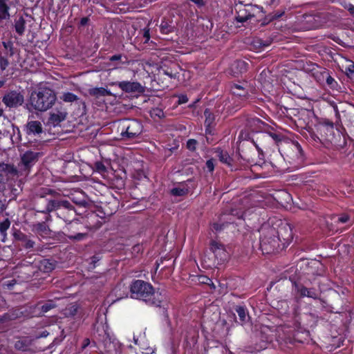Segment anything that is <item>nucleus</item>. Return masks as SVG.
<instances>
[{
    "instance_id": "1",
    "label": "nucleus",
    "mask_w": 354,
    "mask_h": 354,
    "mask_svg": "<svg viewBox=\"0 0 354 354\" xmlns=\"http://www.w3.org/2000/svg\"><path fill=\"white\" fill-rule=\"evenodd\" d=\"M132 298L144 301L149 305L160 306L164 296L161 292L155 291L153 286L142 280H136L130 286Z\"/></svg>"
},
{
    "instance_id": "2",
    "label": "nucleus",
    "mask_w": 354,
    "mask_h": 354,
    "mask_svg": "<svg viewBox=\"0 0 354 354\" xmlns=\"http://www.w3.org/2000/svg\"><path fill=\"white\" fill-rule=\"evenodd\" d=\"M57 100L55 92L47 87L32 92L30 105L36 111L44 112L50 109Z\"/></svg>"
},
{
    "instance_id": "3",
    "label": "nucleus",
    "mask_w": 354,
    "mask_h": 354,
    "mask_svg": "<svg viewBox=\"0 0 354 354\" xmlns=\"http://www.w3.org/2000/svg\"><path fill=\"white\" fill-rule=\"evenodd\" d=\"M210 250L214 253L216 260H210L204 256L202 259V263L206 268H212L217 265L222 264L228 259V252L221 243L212 241L210 244Z\"/></svg>"
},
{
    "instance_id": "4",
    "label": "nucleus",
    "mask_w": 354,
    "mask_h": 354,
    "mask_svg": "<svg viewBox=\"0 0 354 354\" xmlns=\"http://www.w3.org/2000/svg\"><path fill=\"white\" fill-rule=\"evenodd\" d=\"M142 131V124L136 120H127L123 122L120 133L122 140H127L138 137Z\"/></svg>"
},
{
    "instance_id": "5",
    "label": "nucleus",
    "mask_w": 354,
    "mask_h": 354,
    "mask_svg": "<svg viewBox=\"0 0 354 354\" xmlns=\"http://www.w3.org/2000/svg\"><path fill=\"white\" fill-rule=\"evenodd\" d=\"M263 13V8L257 5L248 4L239 8L236 11V20L239 23L246 22L248 20Z\"/></svg>"
},
{
    "instance_id": "6",
    "label": "nucleus",
    "mask_w": 354,
    "mask_h": 354,
    "mask_svg": "<svg viewBox=\"0 0 354 354\" xmlns=\"http://www.w3.org/2000/svg\"><path fill=\"white\" fill-rule=\"evenodd\" d=\"M269 236H265L261 239L260 246L263 252L271 253L277 251L279 248V242L281 241L279 235L276 236L274 229H270L269 231ZM279 234V232H277Z\"/></svg>"
},
{
    "instance_id": "7",
    "label": "nucleus",
    "mask_w": 354,
    "mask_h": 354,
    "mask_svg": "<svg viewBox=\"0 0 354 354\" xmlns=\"http://www.w3.org/2000/svg\"><path fill=\"white\" fill-rule=\"evenodd\" d=\"M42 156L41 151L28 150L21 155V163L25 169L29 170Z\"/></svg>"
},
{
    "instance_id": "8",
    "label": "nucleus",
    "mask_w": 354,
    "mask_h": 354,
    "mask_svg": "<svg viewBox=\"0 0 354 354\" xmlns=\"http://www.w3.org/2000/svg\"><path fill=\"white\" fill-rule=\"evenodd\" d=\"M24 101L22 94L17 91H10L6 93L2 99V102L9 108L21 106Z\"/></svg>"
},
{
    "instance_id": "9",
    "label": "nucleus",
    "mask_w": 354,
    "mask_h": 354,
    "mask_svg": "<svg viewBox=\"0 0 354 354\" xmlns=\"http://www.w3.org/2000/svg\"><path fill=\"white\" fill-rule=\"evenodd\" d=\"M118 87L126 93H142L144 88L137 82L122 81L117 83Z\"/></svg>"
},
{
    "instance_id": "10",
    "label": "nucleus",
    "mask_w": 354,
    "mask_h": 354,
    "mask_svg": "<svg viewBox=\"0 0 354 354\" xmlns=\"http://www.w3.org/2000/svg\"><path fill=\"white\" fill-rule=\"evenodd\" d=\"M246 84H234L231 86V92L234 95L238 97L241 103L245 102L249 97L248 91L245 87Z\"/></svg>"
},
{
    "instance_id": "11",
    "label": "nucleus",
    "mask_w": 354,
    "mask_h": 354,
    "mask_svg": "<svg viewBox=\"0 0 354 354\" xmlns=\"http://www.w3.org/2000/svg\"><path fill=\"white\" fill-rule=\"evenodd\" d=\"M25 131L28 136L39 135L43 131L42 124L37 120L28 122L25 127Z\"/></svg>"
},
{
    "instance_id": "12",
    "label": "nucleus",
    "mask_w": 354,
    "mask_h": 354,
    "mask_svg": "<svg viewBox=\"0 0 354 354\" xmlns=\"http://www.w3.org/2000/svg\"><path fill=\"white\" fill-rule=\"evenodd\" d=\"M66 115L67 113L64 110L56 109L50 113L48 122L53 126H57L66 119Z\"/></svg>"
},
{
    "instance_id": "13",
    "label": "nucleus",
    "mask_w": 354,
    "mask_h": 354,
    "mask_svg": "<svg viewBox=\"0 0 354 354\" xmlns=\"http://www.w3.org/2000/svg\"><path fill=\"white\" fill-rule=\"evenodd\" d=\"M3 50L0 52V57H3L8 60V57L14 55L13 43L11 41H3Z\"/></svg>"
},
{
    "instance_id": "14",
    "label": "nucleus",
    "mask_w": 354,
    "mask_h": 354,
    "mask_svg": "<svg viewBox=\"0 0 354 354\" xmlns=\"http://www.w3.org/2000/svg\"><path fill=\"white\" fill-rule=\"evenodd\" d=\"M33 230L39 236L44 237L50 234V229L45 223H37L33 225Z\"/></svg>"
},
{
    "instance_id": "15",
    "label": "nucleus",
    "mask_w": 354,
    "mask_h": 354,
    "mask_svg": "<svg viewBox=\"0 0 354 354\" xmlns=\"http://www.w3.org/2000/svg\"><path fill=\"white\" fill-rule=\"evenodd\" d=\"M270 44V40L263 41L259 38H255L251 42V48L254 50L260 51L269 46Z\"/></svg>"
},
{
    "instance_id": "16",
    "label": "nucleus",
    "mask_w": 354,
    "mask_h": 354,
    "mask_svg": "<svg viewBox=\"0 0 354 354\" xmlns=\"http://www.w3.org/2000/svg\"><path fill=\"white\" fill-rule=\"evenodd\" d=\"M231 70L234 75L242 73L247 70V63L242 60H236L232 64Z\"/></svg>"
},
{
    "instance_id": "17",
    "label": "nucleus",
    "mask_w": 354,
    "mask_h": 354,
    "mask_svg": "<svg viewBox=\"0 0 354 354\" xmlns=\"http://www.w3.org/2000/svg\"><path fill=\"white\" fill-rule=\"evenodd\" d=\"M15 236L17 240L22 241L24 243V247L27 249L32 248L35 245V242L32 240L28 239L27 235L21 232L16 233Z\"/></svg>"
},
{
    "instance_id": "18",
    "label": "nucleus",
    "mask_w": 354,
    "mask_h": 354,
    "mask_svg": "<svg viewBox=\"0 0 354 354\" xmlns=\"http://www.w3.org/2000/svg\"><path fill=\"white\" fill-rule=\"evenodd\" d=\"M0 173L1 176L8 174H16L17 169L12 165L1 162L0 163Z\"/></svg>"
},
{
    "instance_id": "19",
    "label": "nucleus",
    "mask_w": 354,
    "mask_h": 354,
    "mask_svg": "<svg viewBox=\"0 0 354 354\" xmlns=\"http://www.w3.org/2000/svg\"><path fill=\"white\" fill-rule=\"evenodd\" d=\"M322 76L324 79H326V82L327 84V85L331 88H335L338 84L337 82L335 80V79L333 77H332L328 71L326 69H324L322 73Z\"/></svg>"
},
{
    "instance_id": "20",
    "label": "nucleus",
    "mask_w": 354,
    "mask_h": 354,
    "mask_svg": "<svg viewBox=\"0 0 354 354\" xmlns=\"http://www.w3.org/2000/svg\"><path fill=\"white\" fill-rule=\"evenodd\" d=\"M216 156L218 157L220 161L224 164H226L227 165H231L232 158L229 156V154L220 149H218L216 151Z\"/></svg>"
},
{
    "instance_id": "21",
    "label": "nucleus",
    "mask_w": 354,
    "mask_h": 354,
    "mask_svg": "<svg viewBox=\"0 0 354 354\" xmlns=\"http://www.w3.org/2000/svg\"><path fill=\"white\" fill-rule=\"evenodd\" d=\"M60 208V201L50 200L48 201L45 210L42 211L45 213H49Z\"/></svg>"
},
{
    "instance_id": "22",
    "label": "nucleus",
    "mask_w": 354,
    "mask_h": 354,
    "mask_svg": "<svg viewBox=\"0 0 354 354\" xmlns=\"http://www.w3.org/2000/svg\"><path fill=\"white\" fill-rule=\"evenodd\" d=\"M333 142L339 148H344L347 145L346 137L339 131L337 132V135L335 136Z\"/></svg>"
},
{
    "instance_id": "23",
    "label": "nucleus",
    "mask_w": 354,
    "mask_h": 354,
    "mask_svg": "<svg viewBox=\"0 0 354 354\" xmlns=\"http://www.w3.org/2000/svg\"><path fill=\"white\" fill-rule=\"evenodd\" d=\"M25 24V20L21 17L15 21V30L19 35H22L24 33L26 29Z\"/></svg>"
},
{
    "instance_id": "24",
    "label": "nucleus",
    "mask_w": 354,
    "mask_h": 354,
    "mask_svg": "<svg viewBox=\"0 0 354 354\" xmlns=\"http://www.w3.org/2000/svg\"><path fill=\"white\" fill-rule=\"evenodd\" d=\"M7 0H0V20L9 17L8 7L6 4Z\"/></svg>"
},
{
    "instance_id": "25",
    "label": "nucleus",
    "mask_w": 354,
    "mask_h": 354,
    "mask_svg": "<svg viewBox=\"0 0 354 354\" xmlns=\"http://www.w3.org/2000/svg\"><path fill=\"white\" fill-rule=\"evenodd\" d=\"M54 264L50 262L49 260L44 259L40 262L39 269L44 272H50L54 269Z\"/></svg>"
},
{
    "instance_id": "26",
    "label": "nucleus",
    "mask_w": 354,
    "mask_h": 354,
    "mask_svg": "<svg viewBox=\"0 0 354 354\" xmlns=\"http://www.w3.org/2000/svg\"><path fill=\"white\" fill-rule=\"evenodd\" d=\"M236 312L238 314L240 321L242 323L246 322L248 315L245 308L243 306H237L236 308Z\"/></svg>"
},
{
    "instance_id": "27",
    "label": "nucleus",
    "mask_w": 354,
    "mask_h": 354,
    "mask_svg": "<svg viewBox=\"0 0 354 354\" xmlns=\"http://www.w3.org/2000/svg\"><path fill=\"white\" fill-rule=\"evenodd\" d=\"M60 98L65 102H73L78 100V97L70 92L63 93Z\"/></svg>"
},
{
    "instance_id": "28",
    "label": "nucleus",
    "mask_w": 354,
    "mask_h": 354,
    "mask_svg": "<svg viewBox=\"0 0 354 354\" xmlns=\"http://www.w3.org/2000/svg\"><path fill=\"white\" fill-rule=\"evenodd\" d=\"M90 93L91 95H93L96 96V97L106 96V95H111V92L109 90L105 89L104 88H93L91 91Z\"/></svg>"
},
{
    "instance_id": "29",
    "label": "nucleus",
    "mask_w": 354,
    "mask_h": 354,
    "mask_svg": "<svg viewBox=\"0 0 354 354\" xmlns=\"http://www.w3.org/2000/svg\"><path fill=\"white\" fill-rule=\"evenodd\" d=\"M334 222L335 223H349V225L353 224V222H350V216L346 214L334 216Z\"/></svg>"
},
{
    "instance_id": "30",
    "label": "nucleus",
    "mask_w": 354,
    "mask_h": 354,
    "mask_svg": "<svg viewBox=\"0 0 354 354\" xmlns=\"http://www.w3.org/2000/svg\"><path fill=\"white\" fill-rule=\"evenodd\" d=\"M160 31L163 34H168L173 31V26L167 21H162L160 26Z\"/></svg>"
},
{
    "instance_id": "31",
    "label": "nucleus",
    "mask_w": 354,
    "mask_h": 354,
    "mask_svg": "<svg viewBox=\"0 0 354 354\" xmlns=\"http://www.w3.org/2000/svg\"><path fill=\"white\" fill-rule=\"evenodd\" d=\"M339 3L349 12V14L352 17H354V4L347 1L346 0H341Z\"/></svg>"
},
{
    "instance_id": "32",
    "label": "nucleus",
    "mask_w": 354,
    "mask_h": 354,
    "mask_svg": "<svg viewBox=\"0 0 354 354\" xmlns=\"http://www.w3.org/2000/svg\"><path fill=\"white\" fill-rule=\"evenodd\" d=\"M204 115L205 116V124L207 127H209L213 124L214 117L209 109H205Z\"/></svg>"
},
{
    "instance_id": "33",
    "label": "nucleus",
    "mask_w": 354,
    "mask_h": 354,
    "mask_svg": "<svg viewBox=\"0 0 354 354\" xmlns=\"http://www.w3.org/2000/svg\"><path fill=\"white\" fill-rule=\"evenodd\" d=\"M294 287L295 290L301 296V297H306V295L308 294V290L306 287L301 284H299L297 283H294Z\"/></svg>"
},
{
    "instance_id": "34",
    "label": "nucleus",
    "mask_w": 354,
    "mask_h": 354,
    "mask_svg": "<svg viewBox=\"0 0 354 354\" xmlns=\"http://www.w3.org/2000/svg\"><path fill=\"white\" fill-rule=\"evenodd\" d=\"M187 189L183 187H175L171 190V193L174 196H182L187 193Z\"/></svg>"
},
{
    "instance_id": "35",
    "label": "nucleus",
    "mask_w": 354,
    "mask_h": 354,
    "mask_svg": "<svg viewBox=\"0 0 354 354\" xmlns=\"http://www.w3.org/2000/svg\"><path fill=\"white\" fill-rule=\"evenodd\" d=\"M345 73L349 77L354 76V63L351 61L348 62V65L345 68Z\"/></svg>"
},
{
    "instance_id": "36",
    "label": "nucleus",
    "mask_w": 354,
    "mask_h": 354,
    "mask_svg": "<svg viewBox=\"0 0 354 354\" xmlns=\"http://www.w3.org/2000/svg\"><path fill=\"white\" fill-rule=\"evenodd\" d=\"M10 221L8 218H6L3 221L0 223V232L1 234H6L8 229L10 227Z\"/></svg>"
},
{
    "instance_id": "37",
    "label": "nucleus",
    "mask_w": 354,
    "mask_h": 354,
    "mask_svg": "<svg viewBox=\"0 0 354 354\" xmlns=\"http://www.w3.org/2000/svg\"><path fill=\"white\" fill-rule=\"evenodd\" d=\"M56 305L54 304L53 301H48L47 303L44 304L41 309L43 313H46L49 311L50 309L55 308Z\"/></svg>"
},
{
    "instance_id": "38",
    "label": "nucleus",
    "mask_w": 354,
    "mask_h": 354,
    "mask_svg": "<svg viewBox=\"0 0 354 354\" xmlns=\"http://www.w3.org/2000/svg\"><path fill=\"white\" fill-rule=\"evenodd\" d=\"M28 346V344H26L24 340H19L15 343V348L18 350L25 351Z\"/></svg>"
},
{
    "instance_id": "39",
    "label": "nucleus",
    "mask_w": 354,
    "mask_h": 354,
    "mask_svg": "<svg viewBox=\"0 0 354 354\" xmlns=\"http://www.w3.org/2000/svg\"><path fill=\"white\" fill-rule=\"evenodd\" d=\"M151 115L152 117H157L158 118H162L164 117V112L160 109L155 108L151 111Z\"/></svg>"
},
{
    "instance_id": "40",
    "label": "nucleus",
    "mask_w": 354,
    "mask_h": 354,
    "mask_svg": "<svg viewBox=\"0 0 354 354\" xmlns=\"http://www.w3.org/2000/svg\"><path fill=\"white\" fill-rule=\"evenodd\" d=\"M9 65V61L3 57H0V72L3 71Z\"/></svg>"
},
{
    "instance_id": "41",
    "label": "nucleus",
    "mask_w": 354,
    "mask_h": 354,
    "mask_svg": "<svg viewBox=\"0 0 354 354\" xmlns=\"http://www.w3.org/2000/svg\"><path fill=\"white\" fill-rule=\"evenodd\" d=\"M215 160L214 159H209L206 162L205 167L208 171L212 172L214 169Z\"/></svg>"
},
{
    "instance_id": "42",
    "label": "nucleus",
    "mask_w": 354,
    "mask_h": 354,
    "mask_svg": "<svg viewBox=\"0 0 354 354\" xmlns=\"http://www.w3.org/2000/svg\"><path fill=\"white\" fill-rule=\"evenodd\" d=\"M60 207H64L68 210L73 209V206L66 200L60 201Z\"/></svg>"
},
{
    "instance_id": "43",
    "label": "nucleus",
    "mask_w": 354,
    "mask_h": 354,
    "mask_svg": "<svg viewBox=\"0 0 354 354\" xmlns=\"http://www.w3.org/2000/svg\"><path fill=\"white\" fill-rule=\"evenodd\" d=\"M307 293L306 297L313 299H317L318 297L317 292L313 288H308Z\"/></svg>"
},
{
    "instance_id": "44",
    "label": "nucleus",
    "mask_w": 354,
    "mask_h": 354,
    "mask_svg": "<svg viewBox=\"0 0 354 354\" xmlns=\"http://www.w3.org/2000/svg\"><path fill=\"white\" fill-rule=\"evenodd\" d=\"M86 234L77 233L75 236H70L69 239H73V240L80 241V240L83 239L86 236Z\"/></svg>"
},
{
    "instance_id": "45",
    "label": "nucleus",
    "mask_w": 354,
    "mask_h": 354,
    "mask_svg": "<svg viewBox=\"0 0 354 354\" xmlns=\"http://www.w3.org/2000/svg\"><path fill=\"white\" fill-rule=\"evenodd\" d=\"M232 215H234V216H237L238 218H244L245 216V214H246V212H237L236 210H232Z\"/></svg>"
},
{
    "instance_id": "46",
    "label": "nucleus",
    "mask_w": 354,
    "mask_h": 354,
    "mask_svg": "<svg viewBox=\"0 0 354 354\" xmlns=\"http://www.w3.org/2000/svg\"><path fill=\"white\" fill-rule=\"evenodd\" d=\"M196 141L194 140H189L187 142V147L190 149H195Z\"/></svg>"
},
{
    "instance_id": "47",
    "label": "nucleus",
    "mask_w": 354,
    "mask_h": 354,
    "mask_svg": "<svg viewBox=\"0 0 354 354\" xmlns=\"http://www.w3.org/2000/svg\"><path fill=\"white\" fill-rule=\"evenodd\" d=\"M10 319L11 317L8 314H4L3 315L0 316V323L5 322Z\"/></svg>"
},
{
    "instance_id": "48",
    "label": "nucleus",
    "mask_w": 354,
    "mask_h": 354,
    "mask_svg": "<svg viewBox=\"0 0 354 354\" xmlns=\"http://www.w3.org/2000/svg\"><path fill=\"white\" fill-rule=\"evenodd\" d=\"M187 101H188V98L186 95H181L179 97V99H178L179 104H184V103H186Z\"/></svg>"
},
{
    "instance_id": "49",
    "label": "nucleus",
    "mask_w": 354,
    "mask_h": 354,
    "mask_svg": "<svg viewBox=\"0 0 354 354\" xmlns=\"http://www.w3.org/2000/svg\"><path fill=\"white\" fill-rule=\"evenodd\" d=\"M142 340H143V338H141V339H139L138 337H136L135 335L133 336L134 343L137 345H140V346H142V342H143ZM142 348L144 349L143 347H142Z\"/></svg>"
},
{
    "instance_id": "50",
    "label": "nucleus",
    "mask_w": 354,
    "mask_h": 354,
    "mask_svg": "<svg viewBox=\"0 0 354 354\" xmlns=\"http://www.w3.org/2000/svg\"><path fill=\"white\" fill-rule=\"evenodd\" d=\"M121 55H113L111 56L109 59L110 61H118V60H120L121 59Z\"/></svg>"
},
{
    "instance_id": "51",
    "label": "nucleus",
    "mask_w": 354,
    "mask_h": 354,
    "mask_svg": "<svg viewBox=\"0 0 354 354\" xmlns=\"http://www.w3.org/2000/svg\"><path fill=\"white\" fill-rule=\"evenodd\" d=\"M54 193H55V192L52 189H45L44 193L41 194V196L43 197L44 194H53Z\"/></svg>"
},
{
    "instance_id": "52",
    "label": "nucleus",
    "mask_w": 354,
    "mask_h": 354,
    "mask_svg": "<svg viewBox=\"0 0 354 354\" xmlns=\"http://www.w3.org/2000/svg\"><path fill=\"white\" fill-rule=\"evenodd\" d=\"M164 73H165V75L169 76L171 78H176V76H177V73H173L172 72H169L168 71H165Z\"/></svg>"
},
{
    "instance_id": "53",
    "label": "nucleus",
    "mask_w": 354,
    "mask_h": 354,
    "mask_svg": "<svg viewBox=\"0 0 354 354\" xmlns=\"http://www.w3.org/2000/svg\"><path fill=\"white\" fill-rule=\"evenodd\" d=\"M270 137H272L273 138V140H274L275 141H279L281 140L280 138V136L277 134V133H270Z\"/></svg>"
},
{
    "instance_id": "54",
    "label": "nucleus",
    "mask_w": 354,
    "mask_h": 354,
    "mask_svg": "<svg viewBox=\"0 0 354 354\" xmlns=\"http://www.w3.org/2000/svg\"><path fill=\"white\" fill-rule=\"evenodd\" d=\"M212 227L216 231H218V230H221V225L218 223H214Z\"/></svg>"
},
{
    "instance_id": "55",
    "label": "nucleus",
    "mask_w": 354,
    "mask_h": 354,
    "mask_svg": "<svg viewBox=\"0 0 354 354\" xmlns=\"http://www.w3.org/2000/svg\"><path fill=\"white\" fill-rule=\"evenodd\" d=\"M97 167L100 171H104L106 170L105 167L102 163H97Z\"/></svg>"
},
{
    "instance_id": "56",
    "label": "nucleus",
    "mask_w": 354,
    "mask_h": 354,
    "mask_svg": "<svg viewBox=\"0 0 354 354\" xmlns=\"http://www.w3.org/2000/svg\"><path fill=\"white\" fill-rule=\"evenodd\" d=\"M144 37L146 38V41H148L149 39V30H147L144 32Z\"/></svg>"
},
{
    "instance_id": "57",
    "label": "nucleus",
    "mask_w": 354,
    "mask_h": 354,
    "mask_svg": "<svg viewBox=\"0 0 354 354\" xmlns=\"http://www.w3.org/2000/svg\"><path fill=\"white\" fill-rule=\"evenodd\" d=\"M48 335V333L47 331H44L42 332V333L41 334V335L39 336H37V337H46Z\"/></svg>"
},
{
    "instance_id": "58",
    "label": "nucleus",
    "mask_w": 354,
    "mask_h": 354,
    "mask_svg": "<svg viewBox=\"0 0 354 354\" xmlns=\"http://www.w3.org/2000/svg\"><path fill=\"white\" fill-rule=\"evenodd\" d=\"M88 21V19L86 17H84V18H82L81 19V24L82 25H85Z\"/></svg>"
},
{
    "instance_id": "59",
    "label": "nucleus",
    "mask_w": 354,
    "mask_h": 354,
    "mask_svg": "<svg viewBox=\"0 0 354 354\" xmlns=\"http://www.w3.org/2000/svg\"><path fill=\"white\" fill-rule=\"evenodd\" d=\"M3 211V205L1 203V201L0 200V213H1Z\"/></svg>"
},
{
    "instance_id": "60",
    "label": "nucleus",
    "mask_w": 354,
    "mask_h": 354,
    "mask_svg": "<svg viewBox=\"0 0 354 354\" xmlns=\"http://www.w3.org/2000/svg\"><path fill=\"white\" fill-rule=\"evenodd\" d=\"M5 84L4 80H0V88H1Z\"/></svg>"
},
{
    "instance_id": "61",
    "label": "nucleus",
    "mask_w": 354,
    "mask_h": 354,
    "mask_svg": "<svg viewBox=\"0 0 354 354\" xmlns=\"http://www.w3.org/2000/svg\"><path fill=\"white\" fill-rule=\"evenodd\" d=\"M3 110L0 108V117L3 115Z\"/></svg>"
},
{
    "instance_id": "62",
    "label": "nucleus",
    "mask_w": 354,
    "mask_h": 354,
    "mask_svg": "<svg viewBox=\"0 0 354 354\" xmlns=\"http://www.w3.org/2000/svg\"><path fill=\"white\" fill-rule=\"evenodd\" d=\"M341 0H339V2Z\"/></svg>"
}]
</instances>
